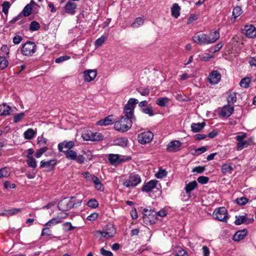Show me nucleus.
Wrapping results in <instances>:
<instances>
[{"instance_id":"obj_64","label":"nucleus","mask_w":256,"mask_h":256,"mask_svg":"<svg viewBox=\"0 0 256 256\" xmlns=\"http://www.w3.org/2000/svg\"><path fill=\"white\" fill-rule=\"evenodd\" d=\"M207 150V148L206 146H202L200 148H198L196 150L195 152L196 154L199 155L200 154L205 152H206Z\"/></svg>"},{"instance_id":"obj_39","label":"nucleus","mask_w":256,"mask_h":256,"mask_svg":"<svg viewBox=\"0 0 256 256\" xmlns=\"http://www.w3.org/2000/svg\"><path fill=\"white\" fill-rule=\"evenodd\" d=\"M249 145V142L247 140H242L238 141L236 144L237 150H240L243 148H246Z\"/></svg>"},{"instance_id":"obj_20","label":"nucleus","mask_w":256,"mask_h":256,"mask_svg":"<svg viewBox=\"0 0 256 256\" xmlns=\"http://www.w3.org/2000/svg\"><path fill=\"white\" fill-rule=\"evenodd\" d=\"M193 41L199 45H206L205 34L198 33L192 37Z\"/></svg>"},{"instance_id":"obj_35","label":"nucleus","mask_w":256,"mask_h":256,"mask_svg":"<svg viewBox=\"0 0 256 256\" xmlns=\"http://www.w3.org/2000/svg\"><path fill=\"white\" fill-rule=\"evenodd\" d=\"M36 134V132L32 129H28L24 134V136L25 139L31 140Z\"/></svg>"},{"instance_id":"obj_5","label":"nucleus","mask_w":256,"mask_h":256,"mask_svg":"<svg viewBox=\"0 0 256 256\" xmlns=\"http://www.w3.org/2000/svg\"><path fill=\"white\" fill-rule=\"evenodd\" d=\"M154 212L153 210H149L148 208H144L143 210V221L144 224H152L156 222L158 220L156 212Z\"/></svg>"},{"instance_id":"obj_59","label":"nucleus","mask_w":256,"mask_h":256,"mask_svg":"<svg viewBox=\"0 0 256 256\" xmlns=\"http://www.w3.org/2000/svg\"><path fill=\"white\" fill-rule=\"evenodd\" d=\"M100 254L104 256H112L113 254L110 251L106 250L104 248L100 250Z\"/></svg>"},{"instance_id":"obj_51","label":"nucleus","mask_w":256,"mask_h":256,"mask_svg":"<svg viewBox=\"0 0 256 256\" xmlns=\"http://www.w3.org/2000/svg\"><path fill=\"white\" fill-rule=\"evenodd\" d=\"M2 12L4 14H6L8 13V9L10 7V3L8 2L4 1L3 2L2 5Z\"/></svg>"},{"instance_id":"obj_16","label":"nucleus","mask_w":256,"mask_h":256,"mask_svg":"<svg viewBox=\"0 0 256 256\" xmlns=\"http://www.w3.org/2000/svg\"><path fill=\"white\" fill-rule=\"evenodd\" d=\"M97 76V71L95 70H86L84 72V81L90 82L92 81Z\"/></svg>"},{"instance_id":"obj_2","label":"nucleus","mask_w":256,"mask_h":256,"mask_svg":"<svg viewBox=\"0 0 256 256\" xmlns=\"http://www.w3.org/2000/svg\"><path fill=\"white\" fill-rule=\"evenodd\" d=\"M132 120L122 116L118 121L114 123V128L118 131L126 132L132 127Z\"/></svg>"},{"instance_id":"obj_53","label":"nucleus","mask_w":256,"mask_h":256,"mask_svg":"<svg viewBox=\"0 0 256 256\" xmlns=\"http://www.w3.org/2000/svg\"><path fill=\"white\" fill-rule=\"evenodd\" d=\"M142 112L145 114L149 115L150 116H153L154 115V113L153 112V110L152 107H147L146 108H142Z\"/></svg>"},{"instance_id":"obj_19","label":"nucleus","mask_w":256,"mask_h":256,"mask_svg":"<svg viewBox=\"0 0 256 256\" xmlns=\"http://www.w3.org/2000/svg\"><path fill=\"white\" fill-rule=\"evenodd\" d=\"M158 181L156 180H151L146 183L142 186V190L143 192H148L152 191L156 186Z\"/></svg>"},{"instance_id":"obj_14","label":"nucleus","mask_w":256,"mask_h":256,"mask_svg":"<svg viewBox=\"0 0 256 256\" xmlns=\"http://www.w3.org/2000/svg\"><path fill=\"white\" fill-rule=\"evenodd\" d=\"M74 146V142L70 140L64 141L58 144V148L60 152H64V150H70Z\"/></svg>"},{"instance_id":"obj_28","label":"nucleus","mask_w":256,"mask_h":256,"mask_svg":"<svg viewBox=\"0 0 256 256\" xmlns=\"http://www.w3.org/2000/svg\"><path fill=\"white\" fill-rule=\"evenodd\" d=\"M114 121L112 118V116H108L103 120H100L97 122V124L99 126H108L112 124Z\"/></svg>"},{"instance_id":"obj_30","label":"nucleus","mask_w":256,"mask_h":256,"mask_svg":"<svg viewBox=\"0 0 256 256\" xmlns=\"http://www.w3.org/2000/svg\"><path fill=\"white\" fill-rule=\"evenodd\" d=\"M198 186V184L196 181L194 180L186 184L184 188L186 192V194L190 193L193 190Z\"/></svg>"},{"instance_id":"obj_49","label":"nucleus","mask_w":256,"mask_h":256,"mask_svg":"<svg viewBox=\"0 0 256 256\" xmlns=\"http://www.w3.org/2000/svg\"><path fill=\"white\" fill-rule=\"evenodd\" d=\"M10 172L6 168L0 169V178L8 177L10 176Z\"/></svg>"},{"instance_id":"obj_56","label":"nucleus","mask_w":256,"mask_h":256,"mask_svg":"<svg viewBox=\"0 0 256 256\" xmlns=\"http://www.w3.org/2000/svg\"><path fill=\"white\" fill-rule=\"evenodd\" d=\"M38 144L40 146H42L46 144L48 142V140L46 138H44L42 134L40 136H38L37 138Z\"/></svg>"},{"instance_id":"obj_27","label":"nucleus","mask_w":256,"mask_h":256,"mask_svg":"<svg viewBox=\"0 0 256 256\" xmlns=\"http://www.w3.org/2000/svg\"><path fill=\"white\" fill-rule=\"evenodd\" d=\"M180 8L176 3L173 4L171 8L172 16L175 18H178L180 14Z\"/></svg>"},{"instance_id":"obj_47","label":"nucleus","mask_w":256,"mask_h":256,"mask_svg":"<svg viewBox=\"0 0 256 256\" xmlns=\"http://www.w3.org/2000/svg\"><path fill=\"white\" fill-rule=\"evenodd\" d=\"M167 172L162 168H160L158 172L156 174L155 176L158 178H162L164 177H166L167 175Z\"/></svg>"},{"instance_id":"obj_34","label":"nucleus","mask_w":256,"mask_h":256,"mask_svg":"<svg viewBox=\"0 0 256 256\" xmlns=\"http://www.w3.org/2000/svg\"><path fill=\"white\" fill-rule=\"evenodd\" d=\"M169 102V98L166 97L160 98L156 100V103L160 106H166Z\"/></svg>"},{"instance_id":"obj_44","label":"nucleus","mask_w":256,"mask_h":256,"mask_svg":"<svg viewBox=\"0 0 256 256\" xmlns=\"http://www.w3.org/2000/svg\"><path fill=\"white\" fill-rule=\"evenodd\" d=\"M236 202L240 206H244L246 204L248 200L246 197L238 198L235 200Z\"/></svg>"},{"instance_id":"obj_32","label":"nucleus","mask_w":256,"mask_h":256,"mask_svg":"<svg viewBox=\"0 0 256 256\" xmlns=\"http://www.w3.org/2000/svg\"><path fill=\"white\" fill-rule=\"evenodd\" d=\"M11 108L6 104H2L0 108V116H6L10 114Z\"/></svg>"},{"instance_id":"obj_15","label":"nucleus","mask_w":256,"mask_h":256,"mask_svg":"<svg viewBox=\"0 0 256 256\" xmlns=\"http://www.w3.org/2000/svg\"><path fill=\"white\" fill-rule=\"evenodd\" d=\"M221 78V75L218 70H212L208 76V82L212 84L218 83Z\"/></svg>"},{"instance_id":"obj_58","label":"nucleus","mask_w":256,"mask_h":256,"mask_svg":"<svg viewBox=\"0 0 256 256\" xmlns=\"http://www.w3.org/2000/svg\"><path fill=\"white\" fill-rule=\"evenodd\" d=\"M198 182L201 184H206L208 182L209 178L207 176H200L197 179Z\"/></svg>"},{"instance_id":"obj_4","label":"nucleus","mask_w":256,"mask_h":256,"mask_svg":"<svg viewBox=\"0 0 256 256\" xmlns=\"http://www.w3.org/2000/svg\"><path fill=\"white\" fill-rule=\"evenodd\" d=\"M141 182L140 176L138 174L131 173L128 178L124 181L122 184L128 188H134L137 186Z\"/></svg>"},{"instance_id":"obj_42","label":"nucleus","mask_w":256,"mask_h":256,"mask_svg":"<svg viewBox=\"0 0 256 256\" xmlns=\"http://www.w3.org/2000/svg\"><path fill=\"white\" fill-rule=\"evenodd\" d=\"M128 140L125 138H118L116 141V144L121 146H126L128 144Z\"/></svg>"},{"instance_id":"obj_12","label":"nucleus","mask_w":256,"mask_h":256,"mask_svg":"<svg viewBox=\"0 0 256 256\" xmlns=\"http://www.w3.org/2000/svg\"><path fill=\"white\" fill-rule=\"evenodd\" d=\"M220 38V32L218 30L211 31L208 34H205L206 44L215 42Z\"/></svg>"},{"instance_id":"obj_48","label":"nucleus","mask_w":256,"mask_h":256,"mask_svg":"<svg viewBox=\"0 0 256 256\" xmlns=\"http://www.w3.org/2000/svg\"><path fill=\"white\" fill-rule=\"evenodd\" d=\"M242 13V10L240 6H236L232 11V16L234 18L238 17Z\"/></svg>"},{"instance_id":"obj_55","label":"nucleus","mask_w":256,"mask_h":256,"mask_svg":"<svg viewBox=\"0 0 256 256\" xmlns=\"http://www.w3.org/2000/svg\"><path fill=\"white\" fill-rule=\"evenodd\" d=\"M25 114L24 112H22L20 114H16L14 118V122L17 123L20 122L24 116Z\"/></svg>"},{"instance_id":"obj_62","label":"nucleus","mask_w":256,"mask_h":256,"mask_svg":"<svg viewBox=\"0 0 256 256\" xmlns=\"http://www.w3.org/2000/svg\"><path fill=\"white\" fill-rule=\"evenodd\" d=\"M22 40L23 38L22 36H16L13 38V42L16 44H18Z\"/></svg>"},{"instance_id":"obj_18","label":"nucleus","mask_w":256,"mask_h":256,"mask_svg":"<svg viewBox=\"0 0 256 256\" xmlns=\"http://www.w3.org/2000/svg\"><path fill=\"white\" fill-rule=\"evenodd\" d=\"M246 36L249 38H254L256 36V28L253 25H246L244 28Z\"/></svg>"},{"instance_id":"obj_45","label":"nucleus","mask_w":256,"mask_h":256,"mask_svg":"<svg viewBox=\"0 0 256 256\" xmlns=\"http://www.w3.org/2000/svg\"><path fill=\"white\" fill-rule=\"evenodd\" d=\"M8 64V60L4 56H0V68L4 70L7 67Z\"/></svg>"},{"instance_id":"obj_36","label":"nucleus","mask_w":256,"mask_h":256,"mask_svg":"<svg viewBox=\"0 0 256 256\" xmlns=\"http://www.w3.org/2000/svg\"><path fill=\"white\" fill-rule=\"evenodd\" d=\"M32 11V6L30 4H28L25 6L20 14L24 16H28L31 14Z\"/></svg>"},{"instance_id":"obj_13","label":"nucleus","mask_w":256,"mask_h":256,"mask_svg":"<svg viewBox=\"0 0 256 256\" xmlns=\"http://www.w3.org/2000/svg\"><path fill=\"white\" fill-rule=\"evenodd\" d=\"M56 162L57 161L56 159H52L48 161L42 160L40 162V168H45L46 171L50 172L54 169Z\"/></svg>"},{"instance_id":"obj_54","label":"nucleus","mask_w":256,"mask_h":256,"mask_svg":"<svg viewBox=\"0 0 256 256\" xmlns=\"http://www.w3.org/2000/svg\"><path fill=\"white\" fill-rule=\"evenodd\" d=\"M222 46V43H218L213 47L210 48V52H218Z\"/></svg>"},{"instance_id":"obj_50","label":"nucleus","mask_w":256,"mask_h":256,"mask_svg":"<svg viewBox=\"0 0 256 256\" xmlns=\"http://www.w3.org/2000/svg\"><path fill=\"white\" fill-rule=\"evenodd\" d=\"M138 92L143 96H146L149 94L150 90L148 88H140L137 90Z\"/></svg>"},{"instance_id":"obj_57","label":"nucleus","mask_w":256,"mask_h":256,"mask_svg":"<svg viewBox=\"0 0 256 256\" xmlns=\"http://www.w3.org/2000/svg\"><path fill=\"white\" fill-rule=\"evenodd\" d=\"M105 40H106V38L103 36H102L100 38L97 39L95 42L96 47L98 48V47L101 46L104 44Z\"/></svg>"},{"instance_id":"obj_21","label":"nucleus","mask_w":256,"mask_h":256,"mask_svg":"<svg viewBox=\"0 0 256 256\" xmlns=\"http://www.w3.org/2000/svg\"><path fill=\"white\" fill-rule=\"evenodd\" d=\"M234 106L232 105L228 104L223 106L221 111L220 115L222 116L228 117L234 112Z\"/></svg>"},{"instance_id":"obj_43","label":"nucleus","mask_w":256,"mask_h":256,"mask_svg":"<svg viewBox=\"0 0 256 256\" xmlns=\"http://www.w3.org/2000/svg\"><path fill=\"white\" fill-rule=\"evenodd\" d=\"M144 23V20L140 18H137L135 19L134 22L132 24L131 26L132 28H138L142 26Z\"/></svg>"},{"instance_id":"obj_29","label":"nucleus","mask_w":256,"mask_h":256,"mask_svg":"<svg viewBox=\"0 0 256 256\" xmlns=\"http://www.w3.org/2000/svg\"><path fill=\"white\" fill-rule=\"evenodd\" d=\"M205 124L204 122L197 124L192 123L191 125L192 130L194 132H198L204 128Z\"/></svg>"},{"instance_id":"obj_25","label":"nucleus","mask_w":256,"mask_h":256,"mask_svg":"<svg viewBox=\"0 0 256 256\" xmlns=\"http://www.w3.org/2000/svg\"><path fill=\"white\" fill-rule=\"evenodd\" d=\"M92 180L94 184L95 188L100 191L102 192L104 190V186L100 182L99 178L94 176H92Z\"/></svg>"},{"instance_id":"obj_37","label":"nucleus","mask_w":256,"mask_h":256,"mask_svg":"<svg viewBox=\"0 0 256 256\" xmlns=\"http://www.w3.org/2000/svg\"><path fill=\"white\" fill-rule=\"evenodd\" d=\"M250 81L251 78H244L241 80L240 82V85L242 88H248L250 86Z\"/></svg>"},{"instance_id":"obj_41","label":"nucleus","mask_w":256,"mask_h":256,"mask_svg":"<svg viewBox=\"0 0 256 256\" xmlns=\"http://www.w3.org/2000/svg\"><path fill=\"white\" fill-rule=\"evenodd\" d=\"M29 28L32 32L38 30L40 28V24L36 21H32L30 24Z\"/></svg>"},{"instance_id":"obj_24","label":"nucleus","mask_w":256,"mask_h":256,"mask_svg":"<svg viewBox=\"0 0 256 256\" xmlns=\"http://www.w3.org/2000/svg\"><path fill=\"white\" fill-rule=\"evenodd\" d=\"M247 234L246 229L236 232L233 236V240L236 242H239L243 240Z\"/></svg>"},{"instance_id":"obj_11","label":"nucleus","mask_w":256,"mask_h":256,"mask_svg":"<svg viewBox=\"0 0 256 256\" xmlns=\"http://www.w3.org/2000/svg\"><path fill=\"white\" fill-rule=\"evenodd\" d=\"M153 138V134L150 131H147L140 134L138 136V140L140 144H144L150 142Z\"/></svg>"},{"instance_id":"obj_7","label":"nucleus","mask_w":256,"mask_h":256,"mask_svg":"<svg viewBox=\"0 0 256 256\" xmlns=\"http://www.w3.org/2000/svg\"><path fill=\"white\" fill-rule=\"evenodd\" d=\"M213 217L220 222H226L228 218V214L226 209L224 207H220L215 209Z\"/></svg>"},{"instance_id":"obj_23","label":"nucleus","mask_w":256,"mask_h":256,"mask_svg":"<svg viewBox=\"0 0 256 256\" xmlns=\"http://www.w3.org/2000/svg\"><path fill=\"white\" fill-rule=\"evenodd\" d=\"M253 221V218H252V220H248L245 216H236L234 224L236 225H240L242 224H248Z\"/></svg>"},{"instance_id":"obj_61","label":"nucleus","mask_w":256,"mask_h":256,"mask_svg":"<svg viewBox=\"0 0 256 256\" xmlns=\"http://www.w3.org/2000/svg\"><path fill=\"white\" fill-rule=\"evenodd\" d=\"M204 170H205V168L204 166H196V167L192 169V172H196L198 174H201V173L203 172Z\"/></svg>"},{"instance_id":"obj_17","label":"nucleus","mask_w":256,"mask_h":256,"mask_svg":"<svg viewBox=\"0 0 256 256\" xmlns=\"http://www.w3.org/2000/svg\"><path fill=\"white\" fill-rule=\"evenodd\" d=\"M182 142L179 140H172L166 146V150L170 152H176L180 150Z\"/></svg>"},{"instance_id":"obj_22","label":"nucleus","mask_w":256,"mask_h":256,"mask_svg":"<svg viewBox=\"0 0 256 256\" xmlns=\"http://www.w3.org/2000/svg\"><path fill=\"white\" fill-rule=\"evenodd\" d=\"M76 6L77 5L76 3L72 2H68L64 6L65 12L68 14H74L76 13Z\"/></svg>"},{"instance_id":"obj_3","label":"nucleus","mask_w":256,"mask_h":256,"mask_svg":"<svg viewBox=\"0 0 256 256\" xmlns=\"http://www.w3.org/2000/svg\"><path fill=\"white\" fill-rule=\"evenodd\" d=\"M74 198V197L72 196L70 200L64 198L61 200L58 205L59 209L62 211H66L72 208H76L80 206L82 202V200H79L78 203H74L72 200Z\"/></svg>"},{"instance_id":"obj_46","label":"nucleus","mask_w":256,"mask_h":256,"mask_svg":"<svg viewBox=\"0 0 256 256\" xmlns=\"http://www.w3.org/2000/svg\"><path fill=\"white\" fill-rule=\"evenodd\" d=\"M87 205L91 208H96L98 207V203L95 198H92L88 202Z\"/></svg>"},{"instance_id":"obj_38","label":"nucleus","mask_w":256,"mask_h":256,"mask_svg":"<svg viewBox=\"0 0 256 256\" xmlns=\"http://www.w3.org/2000/svg\"><path fill=\"white\" fill-rule=\"evenodd\" d=\"M227 101L228 104L232 105L236 101V94L234 92H230L227 97Z\"/></svg>"},{"instance_id":"obj_9","label":"nucleus","mask_w":256,"mask_h":256,"mask_svg":"<svg viewBox=\"0 0 256 256\" xmlns=\"http://www.w3.org/2000/svg\"><path fill=\"white\" fill-rule=\"evenodd\" d=\"M84 140H90L93 142L102 140L104 138L102 134L98 132H92L90 130L84 132L82 136Z\"/></svg>"},{"instance_id":"obj_63","label":"nucleus","mask_w":256,"mask_h":256,"mask_svg":"<svg viewBox=\"0 0 256 256\" xmlns=\"http://www.w3.org/2000/svg\"><path fill=\"white\" fill-rule=\"evenodd\" d=\"M98 217V214L97 212H94L91 214L87 218L88 220L90 221L95 220Z\"/></svg>"},{"instance_id":"obj_10","label":"nucleus","mask_w":256,"mask_h":256,"mask_svg":"<svg viewBox=\"0 0 256 256\" xmlns=\"http://www.w3.org/2000/svg\"><path fill=\"white\" fill-rule=\"evenodd\" d=\"M108 159L112 164L117 166L121 162L130 160L132 157L128 156H126L118 154H110Z\"/></svg>"},{"instance_id":"obj_33","label":"nucleus","mask_w":256,"mask_h":256,"mask_svg":"<svg viewBox=\"0 0 256 256\" xmlns=\"http://www.w3.org/2000/svg\"><path fill=\"white\" fill-rule=\"evenodd\" d=\"M64 153L66 158L68 160H74L76 159L77 153L72 150H64Z\"/></svg>"},{"instance_id":"obj_40","label":"nucleus","mask_w":256,"mask_h":256,"mask_svg":"<svg viewBox=\"0 0 256 256\" xmlns=\"http://www.w3.org/2000/svg\"><path fill=\"white\" fill-rule=\"evenodd\" d=\"M26 163L28 166L34 168L37 166L36 161L33 157L26 158Z\"/></svg>"},{"instance_id":"obj_1","label":"nucleus","mask_w":256,"mask_h":256,"mask_svg":"<svg viewBox=\"0 0 256 256\" xmlns=\"http://www.w3.org/2000/svg\"><path fill=\"white\" fill-rule=\"evenodd\" d=\"M138 101L137 99L134 98H130L128 100L127 104H126L124 108V112L125 115L122 117H126L129 120H136L134 116V110L136 107V104H138Z\"/></svg>"},{"instance_id":"obj_60","label":"nucleus","mask_w":256,"mask_h":256,"mask_svg":"<svg viewBox=\"0 0 256 256\" xmlns=\"http://www.w3.org/2000/svg\"><path fill=\"white\" fill-rule=\"evenodd\" d=\"M70 58V56H60L58 58H57L56 60H55V62L56 63H60L64 61H65L66 60H68V59Z\"/></svg>"},{"instance_id":"obj_8","label":"nucleus","mask_w":256,"mask_h":256,"mask_svg":"<svg viewBox=\"0 0 256 256\" xmlns=\"http://www.w3.org/2000/svg\"><path fill=\"white\" fill-rule=\"evenodd\" d=\"M96 233L100 234L106 239H110L115 235L116 230L112 224H109L106 226L102 230H97Z\"/></svg>"},{"instance_id":"obj_31","label":"nucleus","mask_w":256,"mask_h":256,"mask_svg":"<svg viewBox=\"0 0 256 256\" xmlns=\"http://www.w3.org/2000/svg\"><path fill=\"white\" fill-rule=\"evenodd\" d=\"M221 170L224 174H230L234 170V168L231 164H224L222 166Z\"/></svg>"},{"instance_id":"obj_6","label":"nucleus","mask_w":256,"mask_h":256,"mask_svg":"<svg viewBox=\"0 0 256 256\" xmlns=\"http://www.w3.org/2000/svg\"><path fill=\"white\" fill-rule=\"evenodd\" d=\"M37 46L36 44L31 41H27L22 44L21 52L24 56H32L36 50Z\"/></svg>"},{"instance_id":"obj_52","label":"nucleus","mask_w":256,"mask_h":256,"mask_svg":"<svg viewBox=\"0 0 256 256\" xmlns=\"http://www.w3.org/2000/svg\"><path fill=\"white\" fill-rule=\"evenodd\" d=\"M48 150V148L47 146H45L41 148H40L36 151L35 154V156L37 158H40L42 155V154L44 153Z\"/></svg>"},{"instance_id":"obj_26","label":"nucleus","mask_w":256,"mask_h":256,"mask_svg":"<svg viewBox=\"0 0 256 256\" xmlns=\"http://www.w3.org/2000/svg\"><path fill=\"white\" fill-rule=\"evenodd\" d=\"M67 216V214H65V216L62 217L54 218L51 220H49L48 222H47L45 226L49 228L50 227H51L54 225L60 223L62 222V218H66Z\"/></svg>"}]
</instances>
